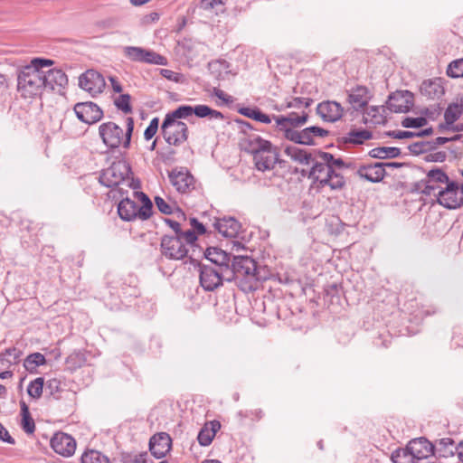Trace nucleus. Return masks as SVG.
<instances>
[{
    "instance_id": "f257e3e1",
    "label": "nucleus",
    "mask_w": 463,
    "mask_h": 463,
    "mask_svg": "<svg viewBox=\"0 0 463 463\" xmlns=\"http://www.w3.org/2000/svg\"><path fill=\"white\" fill-rule=\"evenodd\" d=\"M226 281H234L244 292L253 291L266 279L257 262L248 256H234L232 266L226 268Z\"/></svg>"
},
{
    "instance_id": "f03ea898",
    "label": "nucleus",
    "mask_w": 463,
    "mask_h": 463,
    "mask_svg": "<svg viewBox=\"0 0 463 463\" xmlns=\"http://www.w3.org/2000/svg\"><path fill=\"white\" fill-rule=\"evenodd\" d=\"M54 61L50 59L34 58L30 64L20 69L17 75V90L24 99H33L43 90L42 67H51Z\"/></svg>"
},
{
    "instance_id": "7ed1b4c3",
    "label": "nucleus",
    "mask_w": 463,
    "mask_h": 463,
    "mask_svg": "<svg viewBox=\"0 0 463 463\" xmlns=\"http://www.w3.org/2000/svg\"><path fill=\"white\" fill-rule=\"evenodd\" d=\"M133 129L134 120L132 118H128L126 131L116 123L109 121L99 125V135L103 144L109 149H116L121 146L124 148H128Z\"/></svg>"
},
{
    "instance_id": "20e7f679",
    "label": "nucleus",
    "mask_w": 463,
    "mask_h": 463,
    "mask_svg": "<svg viewBox=\"0 0 463 463\" xmlns=\"http://www.w3.org/2000/svg\"><path fill=\"white\" fill-rule=\"evenodd\" d=\"M142 205L138 206L133 200L126 197L118 204V213L123 221L130 222L137 218L147 220L152 215L153 204L149 197L143 192H134Z\"/></svg>"
},
{
    "instance_id": "39448f33",
    "label": "nucleus",
    "mask_w": 463,
    "mask_h": 463,
    "mask_svg": "<svg viewBox=\"0 0 463 463\" xmlns=\"http://www.w3.org/2000/svg\"><path fill=\"white\" fill-rule=\"evenodd\" d=\"M130 172L129 166L123 161L114 162L109 167L103 170L99 175V183L106 187H118L121 192L120 185H130V180L128 178Z\"/></svg>"
},
{
    "instance_id": "423d86ee",
    "label": "nucleus",
    "mask_w": 463,
    "mask_h": 463,
    "mask_svg": "<svg viewBox=\"0 0 463 463\" xmlns=\"http://www.w3.org/2000/svg\"><path fill=\"white\" fill-rule=\"evenodd\" d=\"M194 114L197 118L209 119L223 120L224 115L215 109H213L207 105L199 104L194 107L190 105H182L174 111L166 114L165 116L170 117L175 120L181 118H187Z\"/></svg>"
},
{
    "instance_id": "0eeeda50",
    "label": "nucleus",
    "mask_w": 463,
    "mask_h": 463,
    "mask_svg": "<svg viewBox=\"0 0 463 463\" xmlns=\"http://www.w3.org/2000/svg\"><path fill=\"white\" fill-rule=\"evenodd\" d=\"M161 130L165 140L169 145L179 146L184 143L188 137L187 125L167 116L162 123Z\"/></svg>"
},
{
    "instance_id": "6e6552de",
    "label": "nucleus",
    "mask_w": 463,
    "mask_h": 463,
    "mask_svg": "<svg viewBox=\"0 0 463 463\" xmlns=\"http://www.w3.org/2000/svg\"><path fill=\"white\" fill-rule=\"evenodd\" d=\"M437 203L447 209H458L463 205V192L461 185L450 181L435 194Z\"/></svg>"
},
{
    "instance_id": "1a4fd4ad",
    "label": "nucleus",
    "mask_w": 463,
    "mask_h": 463,
    "mask_svg": "<svg viewBox=\"0 0 463 463\" xmlns=\"http://www.w3.org/2000/svg\"><path fill=\"white\" fill-rule=\"evenodd\" d=\"M124 55L130 61L135 62H144L148 64L167 65V59L152 51L142 47L126 46L124 48Z\"/></svg>"
},
{
    "instance_id": "9d476101",
    "label": "nucleus",
    "mask_w": 463,
    "mask_h": 463,
    "mask_svg": "<svg viewBox=\"0 0 463 463\" xmlns=\"http://www.w3.org/2000/svg\"><path fill=\"white\" fill-rule=\"evenodd\" d=\"M200 284L205 291H213L226 281V270L222 271L206 264L199 265Z\"/></svg>"
},
{
    "instance_id": "9b49d317",
    "label": "nucleus",
    "mask_w": 463,
    "mask_h": 463,
    "mask_svg": "<svg viewBox=\"0 0 463 463\" xmlns=\"http://www.w3.org/2000/svg\"><path fill=\"white\" fill-rule=\"evenodd\" d=\"M42 80L43 81V90L61 92L67 84L68 77L61 69L51 67H42Z\"/></svg>"
},
{
    "instance_id": "f8f14e48",
    "label": "nucleus",
    "mask_w": 463,
    "mask_h": 463,
    "mask_svg": "<svg viewBox=\"0 0 463 463\" xmlns=\"http://www.w3.org/2000/svg\"><path fill=\"white\" fill-rule=\"evenodd\" d=\"M162 254L169 260H183L187 256L188 249L181 238L165 235L161 240Z\"/></svg>"
},
{
    "instance_id": "ddd939ff",
    "label": "nucleus",
    "mask_w": 463,
    "mask_h": 463,
    "mask_svg": "<svg viewBox=\"0 0 463 463\" xmlns=\"http://www.w3.org/2000/svg\"><path fill=\"white\" fill-rule=\"evenodd\" d=\"M79 85L92 97L100 94L106 86L104 77L95 70H88L79 78Z\"/></svg>"
},
{
    "instance_id": "4468645a",
    "label": "nucleus",
    "mask_w": 463,
    "mask_h": 463,
    "mask_svg": "<svg viewBox=\"0 0 463 463\" xmlns=\"http://www.w3.org/2000/svg\"><path fill=\"white\" fill-rule=\"evenodd\" d=\"M276 122V128L283 133L285 138L288 137V131H297V128L305 125L307 122L308 115L302 112L301 115L296 112L288 113L287 116H273Z\"/></svg>"
},
{
    "instance_id": "2eb2a0df",
    "label": "nucleus",
    "mask_w": 463,
    "mask_h": 463,
    "mask_svg": "<svg viewBox=\"0 0 463 463\" xmlns=\"http://www.w3.org/2000/svg\"><path fill=\"white\" fill-rule=\"evenodd\" d=\"M171 184L181 194H186L195 188L194 176L185 168H175L168 174Z\"/></svg>"
},
{
    "instance_id": "dca6fc26",
    "label": "nucleus",
    "mask_w": 463,
    "mask_h": 463,
    "mask_svg": "<svg viewBox=\"0 0 463 463\" xmlns=\"http://www.w3.org/2000/svg\"><path fill=\"white\" fill-rule=\"evenodd\" d=\"M74 112L81 122L91 125L103 117L102 109L94 102H79L74 106Z\"/></svg>"
},
{
    "instance_id": "f3484780",
    "label": "nucleus",
    "mask_w": 463,
    "mask_h": 463,
    "mask_svg": "<svg viewBox=\"0 0 463 463\" xmlns=\"http://www.w3.org/2000/svg\"><path fill=\"white\" fill-rule=\"evenodd\" d=\"M51 447L57 454L68 458L74 454L76 441L67 433L56 432L51 439Z\"/></svg>"
},
{
    "instance_id": "a211bd4d",
    "label": "nucleus",
    "mask_w": 463,
    "mask_h": 463,
    "mask_svg": "<svg viewBox=\"0 0 463 463\" xmlns=\"http://www.w3.org/2000/svg\"><path fill=\"white\" fill-rule=\"evenodd\" d=\"M317 113L324 121L333 123L343 117L344 108L336 101L326 100L317 105Z\"/></svg>"
},
{
    "instance_id": "6ab92c4d",
    "label": "nucleus",
    "mask_w": 463,
    "mask_h": 463,
    "mask_svg": "<svg viewBox=\"0 0 463 463\" xmlns=\"http://www.w3.org/2000/svg\"><path fill=\"white\" fill-rule=\"evenodd\" d=\"M172 439L165 432H159L151 437L149 450L156 458H164L171 449Z\"/></svg>"
},
{
    "instance_id": "aec40b11",
    "label": "nucleus",
    "mask_w": 463,
    "mask_h": 463,
    "mask_svg": "<svg viewBox=\"0 0 463 463\" xmlns=\"http://www.w3.org/2000/svg\"><path fill=\"white\" fill-rule=\"evenodd\" d=\"M387 105L395 113L407 112L413 105V95L409 90L390 95Z\"/></svg>"
},
{
    "instance_id": "412c9836",
    "label": "nucleus",
    "mask_w": 463,
    "mask_h": 463,
    "mask_svg": "<svg viewBox=\"0 0 463 463\" xmlns=\"http://www.w3.org/2000/svg\"><path fill=\"white\" fill-rule=\"evenodd\" d=\"M407 447L416 461L427 458L434 454L433 444L423 437L411 440Z\"/></svg>"
},
{
    "instance_id": "4be33fe9",
    "label": "nucleus",
    "mask_w": 463,
    "mask_h": 463,
    "mask_svg": "<svg viewBox=\"0 0 463 463\" xmlns=\"http://www.w3.org/2000/svg\"><path fill=\"white\" fill-rule=\"evenodd\" d=\"M356 174L360 178L372 183H379L384 178L386 172L383 163H374L360 165Z\"/></svg>"
},
{
    "instance_id": "5701e85b",
    "label": "nucleus",
    "mask_w": 463,
    "mask_h": 463,
    "mask_svg": "<svg viewBox=\"0 0 463 463\" xmlns=\"http://www.w3.org/2000/svg\"><path fill=\"white\" fill-rule=\"evenodd\" d=\"M214 228L224 237L236 238L241 232V223L233 217L216 219Z\"/></svg>"
},
{
    "instance_id": "b1692460",
    "label": "nucleus",
    "mask_w": 463,
    "mask_h": 463,
    "mask_svg": "<svg viewBox=\"0 0 463 463\" xmlns=\"http://www.w3.org/2000/svg\"><path fill=\"white\" fill-rule=\"evenodd\" d=\"M369 100V90L364 86L358 85L348 92L347 101L356 111L366 107Z\"/></svg>"
},
{
    "instance_id": "393cba45",
    "label": "nucleus",
    "mask_w": 463,
    "mask_h": 463,
    "mask_svg": "<svg viewBox=\"0 0 463 463\" xmlns=\"http://www.w3.org/2000/svg\"><path fill=\"white\" fill-rule=\"evenodd\" d=\"M205 258L214 265L213 267L215 269L225 271L226 268H230L231 256L220 248H208Z\"/></svg>"
},
{
    "instance_id": "a878e982",
    "label": "nucleus",
    "mask_w": 463,
    "mask_h": 463,
    "mask_svg": "<svg viewBox=\"0 0 463 463\" xmlns=\"http://www.w3.org/2000/svg\"><path fill=\"white\" fill-rule=\"evenodd\" d=\"M248 147L247 150L251 153L253 156L257 154H265V153H272L277 152V149L271 142L261 138L260 136H250L247 139Z\"/></svg>"
},
{
    "instance_id": "bb28decb",
    "label": "nucleus",
    "mask_w": 463,
    "mask_h": 463,
    "mask_svg": "<svg viewBox=\"0 0 463 463\" xmlns=\"http://www.w3.org/2000/svg\"><path fill=\"white\" fill-rule=\"evenodd\" d=\"M444 92L440 78L424 80L420 86V93L431 99L440 98Z\"/></svg>"
},
{
    "instance_id": "cd10ccee",
    "label": "nucleus",
    "mask_w": 463,
    "mask_h": 463,
    "mask_svg": "<svg viewBox=\"0 0 463 463\" xmlns=\"http://www.w3.org/2000/svg\"><path fill=\"white\" fill-rule=\"evenodd\" d=\"M373 138V133L367 129H352L340 137L343 144L363 145Z\"/></svg>"
},
{
    "instance_id": "c85d7f7f",
    "label": "nucleus",
    "mask_w": 463,
    "mask_h": 463,
    "mask_svg": "<svg viewBox=\"0 0 463 463\" xmlns=\"http://www.w3.org/2000/svg\"><path fill=\"white\" fill-rule=\"evenodd\" d=\"M231 65L224 60L213 61L208 63V69L210 73L217 80H226L230 79L232 75Z\"/></svg>"
},
{
    "instance_id": "c756f323",
    "label": "nucleus",
    "mask_w": 463,
    "mask_h": 463,
    "mask_svg": "<svg viewBox=\"0 0 463 463\" xmlns=\"http://www.w3.org/2000/svg\"><path fill=\"white\" fill-rule=\"evenodd\" d=\"M220 429L221 423L218 420H212L205 423L197 436L199 444L204 447L209 446Z\"/></svg>"
},
{
    "instance_id": "7c9ffc66",
    "label": "nucleus",
    "mask_w": 463,
    "mask_h": 463,
    "mask_svg": "<svg viewBox=\"0 0 463 463\" xmlns=\"http://www.w3.org/2000/svg\"><path fill=\"white\" fill-rule=\"evenodd\" d=\"M433 446L434 451L436 450L440 458H449L455 454L458 455V445L455 444L454 439L451 438L439 439L436 440Z\"/></svg>"
},
{
    "instance_id": "2f4dec72",
    "label": "nucleus",
    "mask_w": 463,
    "mask_h": 463,
    "mask_svg": "<svg viewBox=\"0 0 463 463\" xmlns=\"http://www.w3.org/2000/svg\"><path fill=\"white\" fill-rule=\"evenodd\" d=\"M255 166L260 171H267L272 169L278 161V153L257 154L253 156Z\"/></svg>"
},
{
    "instance_id": "473e14b6",
    "label": "nucleus",
    "mask_w": 463,
    "mask_h": 463,
    "mask_svg": "<svg viewBox=\"0 0 463 463\" xmlns=\"http://www.w3.org/2000/svg\"><path fill=\"white\" fill-rule=\"evenodd\" d=\"M286 139L304 146L315 145L314 137H312L308 128H306L300 131H288V137Z\"/></svg>"
},
{
    "instance_id": "72a5a7b5",
    "label": "nucleus",
    "mask_w": 463,
    "mask_h": 463,
    "mask_svg": "<svg viewBox=\"0 0 463 463\" xmlns=\"http://www.w3.org/2000/svg\"><path fill=\"white\" fill-rule=\"evenodd\" d=\"M368 155L372 158L378 159L396 158L401 156V149L393 146H379L371 149Z\"/></svg>"
},
{
    "instance_id": "f704fd0d",
    "label": "nucleus",
    "mask_w": 463,
    "mask_h": 463,
    "mask_svg": "<svg viewBox=\"0 0 463 463\" xmlns=\"http://www.w3.org/2000/svg\"><path fill=\"white\" fill-rule=\"evenodd\" d=\"M332 173V169L325 161L316 162L311 168L309 176L313 177L322 186V180L327 179L329 174Z\"/></svg>"
},
{
    "instance_id": "c9c22d12",
    "label": "nucleus",
    "mask_w": 463,
    "mask_h": 463,
    "mask_svg": "<svg viewBox=\"0 0 463 463\" xmlns=\"http://www.w3.org/2000/svg\"><path fill=\"white\" fill-rule=\"evenodd\" d=\"M285 154L288 156L292 160L302 164V165H308L309 161L311 159V155L307 153L306 151L294 146H288L284 150Z\"/></svg>"
},
{
    "instance_id": "e433bc0d",
    "label": "nucleus",
    "mask_w": 463,
    "mask_h": 463,
    "mask_svg": "<svg viewBox=\"0 0 463 463\" xmlns=\"http://www.w3.org/2000/svg\"><path fill=\"white\" fill-rule=\"evenodd\" d=\"M46 364L45 356L41 353H33L29 354L24 361V367L29 373L35 372L38 366L43 365Z\"/></svg>"
},
{
    "instance_id": "4c0bfd02",
    "label": "nucleus",
    "mask_w": 463,
    "mask_h": 463,
    "mask_svg": "<svg viewBox=\"0 0 463 463\" xmlns=\"http://www.w3.org/2000/svg\"><path fill=\"white\" fill-rule=\"evenodd\" d=\"M364 122L365 124L379 125L384 122V117L381 113V108L371 106L367 108L364 114Z\"/></svg>"
},
{
    "instance_id": "58836bf2",
    "label": "nucleus",
    "mask_w": 463,
    "mask_h": 463,
    "mask_svg": "<svg viewBox=\"0 0 463 463\" xmlns=\"http://www.w3.org/2000/svg\"><path fill=\"white\" fill-rule=\"evenodd\" d=\"M22 428L27 434H33L35 430V424L31 417L29 408L24 402H21Z\"/></svg>"
},
{
    "instance_id": "ea45409f",
    "label": "nucleus",
    "mask_w": 463,
    "mask_h": 463,
    "mask_svg": "<svg viewBox=\"0 0 463 463\" xmlns=\"http://www.w3.org/2000/svg\"><path fill=\"white\" fill-rule=\"evenodd\" d=\"M322 182V186L328 185L332 190H340L345 185V177L335 169H332L327 179H324Z\"/></svg>"
},
{
    "instance_id": "a19ab883",
    "label": "nucleus",
    "mask_w": 463,
    "mask_h": 463,
    "mask_svg": "<svg viewBox=\"0 0 463 463\" xmlns=\"http://www.w3.org/2000/svg\"><path fill=\"white\" fill-rule=\"evenodd\" d=\"M319 157L321 160L327 163L331 169H335V171L350 167V165L346 164L342 158H335L332 154L327 152H321Z\"/></svg>"
},
{
    "instance_id": "79ce46f5",
    "label": "nucleus",
    "mask_w": 463,
    "mask_h": 463,
    "mask_svg": "<svg viewBox=\"0 0 463 463\" xmlns=\"http://www.w3.org/2000/svg\"><path fill=\"white\" fill-rule=\"evenodd\" d=\"M427 184H440L443 185H446L448 183H449L451 180L447 175L445 172H443L439 168H434L430 170L427 173Z\"/></svg>"
},
{
    "instance_id": "37998d69",
    "label": "nucleus",
    "mask_w": 463,
    "mask_h": 463,
    "mask_svg": "<svg viewBox=\"0 0 463 463\" xmlns=\"http://www.w3.org/2000/svg\"><path fill=\"white\" fill-rule=\"evenodd\" d=\"M392 460L393 463H417L407 446L405 449H398L393 451Z\"/></svg>"
},
{
    "instance_id": "c03bdc74",
    "label": "nucleus",
    "mask_w": 463,
    "mask_h": 463,
    "mask_svg": "<svg viewBox=\"0 0 463 463\" xmlns=\"http://www.w3.org/2000/svg\"><path fill=\"white\" fill-rule=\"evenodd\" d=\"M447 75L453 79L463 78V58L449 62L447 68Z\"/></svg>"
},
{
    "instance_id": "a18cd8bd",
    "label": "nucleus",
    "mask_w": 463,
    "mask_h": 463,
    "mask_svg": "<svg viewBox=\"0 0 463 463\" xmlns=\"http://www.w3.org/2000/svg\"><path fill=\"white\" fill-rule=\"evenodd\" d=\"M462 113L460 106L457 103L450 104L444 113V118L447 124H453L458 119Z\"/></svg>"
},
{
    "instance_id": "49530a36",
    "label": "nucleus",
    "mask_w": 463,
    "mask_h": 463,
    "mask_svg": "<svg viewBox=\"0 0 463 463\" xmlns=\"http://www.w3.org/2000/svg\"><path fill=\"white\" fill-rule=\"evenodd\" d=\"M43 383L44 381L42 377H38L32 381L27 387L29 396L33 399H39L43 393Z\"/></svg>"
},
{
    "instance_id": "de8ad7c7",
    "label": "nucleus",
    "mask_w": 463,
    "mask_h": 463,
    "mask_svg": "<svg viewBox=\"0 0 463 463\" xmlns=\"http://www.w3.org/2000/svg\"><path fill=\"white\" fill-rule=\"evenodd\" d=\"M23 352L15 346L7 348L2 353L5 360L10 364H16L20 362Z\"/></svg>"
},
{
    "instance_id": "09e8293b",
    "label": "nucleus",
    "mask_w": 463,
    "mask_h": 463,
    "mask_svg": "<svg viewBox=\"0 0 463 463\" xmlns=\"http://www.w3.org/2000/svg\"><path fill=\"white\" fill-rule=\"evenodd\" d=\"M130 95L128 94H120L114 100L115 106L125 114H128L132 112V108L130 105Z\"/></svg>"
},
{
    "instance_id": "8fccbe9b",
    "label": "nucleus",
    "mask_w": 463,
    "mask_h": 463,
    "mask_svg": "<svg viewBox=\"0 0 463 463\" xmlns=\"http://www.w3.org/2000/svg\"><path fill=\"white\" fill-rule=\"evenodd\" d=\"M408 148L411 153L414 155H420L428 152L429 150L433 148V146L431 142L420 141L411 144Z\"/></svg>"
},
{
    "instance_id": "3c124183",
    "label": "nucleus",
    "mask_w": 463,
    "mask_h": 463,
    "mask_svg": "<svg viewBox=\"0 0 463 463\" xmlns=\"http://www.w3.org/2000/svg\"><path fill=\"white\" fill-rule=\"evenodd\" d=\"M428 123L427 119L423 117H418V118H405L402 121V126L403 128H420L425 126Z\"/></svg>"
},
{
    "instance_id": "603ef678",
    "label": "nucleus",
    "mask_w": 463,
    "mask_h": 463,
    "mask_svg": "<svg viewBox=\"0 0 463 463\" xmlns=\"http://www.w3.org/2000/svg\"><path fill=\"white\" fill-rule=\"evenodd\" d=\"M311 102H312V99H310L308 98L298 97V98H293L291 100L288 101L286 104V107L288 109H290V108L299 109L302 107L307 108L310 106Z\"/></svg>"
},
{
    "instance_id": "864d4df0",
    "label": "nucleus",
    "mask_w": 463,
    "mask_h": 463,
    "mask_svg": "<svg viewBox=\"0 0 463 463\" xmlns=\"http://www.w3.org/2000/svg\"><path fill=\"white\" fill-rule=\"evenodd\" d=\"M155 203L158 210L164 213V214H171L174 210V205L169 204L166 203L162 197L156 196L155 197Z\"/></svg>"
},
{
    "instance_id": "5fc2aeb1",
    "label": "nucleus",
    "mask_w": 463,
    "mask_h": 463,
    "mask_svg": "<svg viewBox=\"0 0 463 463\" xmlns=\"http://www.w3.org/2000/svg\"><path fill=\"white\" fill-rule=\"evenodd\" d=\"M421 183L424 184L422 194L428 196H434L440 188H443V184H427V179L422 180Z\"/></svg>"
},
{
    "instance_id": "6e6d98bb",
    "label": "nucleus",
    "mask_w": 463,
    "mask_h": 463,
    "mask_svg": "<svg viewBox=\"0 0 463 463\" xmlns=\"http://www.w3.org/2000/svg\"><path fill=\"white\" fill-rule=\"evenodd\" d=\"M175 237L181 238L182 241H185L187 244H193L197 240V236L193 230H187L185 232L180 230L179 234H176Z\"/></svg>"
},
{
    "instance_id": "4d7b16f0",
    "label": "nucleus",
    "mask_w": 463,
    "mask_h": 463,
    "mask_svg": "<svg viewBox=\"0 0 463 463\" xmlns=\"http://www.w3.org/2000/svg\"><path fill=\"white\" fill-rule=\"evenodd\" d=\"M388 136L397 138V139H403V138H411L415 137V132L412 131H405V130H398V131H390L387 134Z\"/></svg>"
},
{
    "instance_id": "13d9d810",
    "label": "nucleus",
    "mask_w": 463,
    "mask_h": 463,
    "mask_svg": "<svg viewBox=\"0 0 463 463\" xmlns=\"http://www.w3.org/2000/svg\"><path fill=\"white\" fill-rule=\"evenodd\" d=\"M160 74L169 80H172V81H175L177 82L179 80V74L171 71V70H167V69H161L160 70Z\"/></svg>"
},
{
    "instance_id": "bf43d9fd",
    "label": "nucleus",
    "mask_w": 463,
    "mask_h": 463,
    "mask_svg": "<svg viewBox=\"0 0 463 463\" xmlns=\"http://www.w3.org/2000/svg\"><path fill=\"white\" fill-rule=\"evenodd\" d=\"M310 132H311V135L312 137L315 138L316 137H325L328 135V131L326 129H324L320 127H316V126H312V127H308Z\"/></svg>"
},
{
    "instance_id": "052dcab7",
    "label": "nucleus",
    "mask_w": 463,
    "mask_h": 463,
    "mask_svg": "<svg viewBox=\"0 0 463 463\" xmlns=\"http://www.w3.org/2000/svg\"><path fill=\"white\" fill-rule=\"evenodd\" d=\"M0 439L8 444H14V439L9 435L7 430L1 423H0Z\"/></svg>"
},
{
    "instance_id": "680f3d73",
    "label": "nucleus",
    "mask_w": 463,
    "mask_h": 463,
    "mask_svg": "<svg viewBox=\"0 0 463 463\" xmlns=\"http://www.w3.org/2000/svg\"><path fill=\"white\" fill-rule=\"evenodd\" d=\"M213 94L224 101L225 103H230L232 101V98L224 93L222 90L218 88H213Z\"/></svg>"
},
{
    "instance_id": "e2e57ef3",
    "label": "nucleus",
    "mask_w": 463,
    "mask_h": 463,
    "mask_svg": "<svg viewBox=\"0 0 463 463\" xmlns=\"http://www.w3.org/2000/svg\"><path fill=\"white\" fill-rule=\"evenodd\" d=\"M190 223L192 225V227L196 230V232L199 233V234H204L206 230H205V227L204 225L200 222L196 218H191L190 219Z\"/></svg>"
},
{
    "instance_id": "0e129e2a",
    "label": "nucleus",
    "mask_w": 463,
    "mask_h": 463,
    "mask_svg": "<svg viewBox=\"0 0 463 463\" xmlns=\"http://www.w3.org/2000/svg\"><path fill=\"white\" fill-rule=\"evenodd\" d=\"M258 109H259L241 108L239 109V113H241V115L245 116L247 118L255 119Z\"/></svg>"
},
{
    "instance_id": "69168bd1",
    "label": "nucleus",
    "mask_w": 463,
    "mask_h": 463,
    "mask_svg": "<svg viewBox=\"0 0 463 463\" xmlns=\"http://www.w3.org/2000/svg\"><path fill=\"white\" fill-rule=\"evenodd\" d=\"M224 5V3L222 0H208L205 4H204V7L203 9L204 10H212V9H214L218 6H222Z\"/></svg>"
},
{
    "instance_id": "338daca9",
    "label": "nucleus",
    "mask_w": 463,
    "mask_h": 463,
    "mask_svg": "<svg viewBox=\"0 0 463 463\" xmlns=\"http://www.w3.org/2000/svg\"><path fill=\"white\" fill-rule=\"evenodd\" d=\"M254 120L261 122V123H265V124H269L271 122V118L269 115L263 113L260 109H258L256 118Z\"/></svg>"
},
{
    "instance_id": "774afa93",
    "label": "nucleus",
    "mask_w": 463,
    "mask_h": 463,
    "mask_svg": "<svg viewBox=\"0 0 463 463\" xmlns=\"http://www.w3.org/2000/svg\"><path fill=\"white\" fill-rule=\"evenodd\" d=\"M146 453H140L136 455L133 458L127 460L125 463H146Z\"/></svg>"
}]
</instances>
